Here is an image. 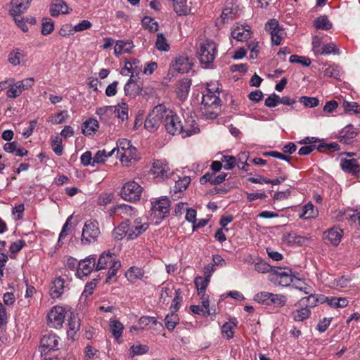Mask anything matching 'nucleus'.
Segmentation results:
<instances>
[{"label":"nucleus","instance_id":"nucleus-1","mask_svg":"<svg viewBox=\"0 0 360 360\" xmlns=\"http://www.w3.org/2000/svg\"><path fill=\"white\" fill-rule=\"evenodd\" d=\"M217 83L207 84L202 97L200 110L202 114L210 120L216 118L220 109V92Z\"/></svg>","mask_w":360,"mask_h":360},{"label":"nucleus","instance_id":"nucleus-2","mask_svg":"<svg viewBox=\"0 0 360 360\" xmlns=\"http://www.w3.org/2000/svg\"><path fill=\"white\" fill-rule=\"evenodd\" d=\"M164 125L167 131L172 135L182 134L184 137L190 136L198 134L200 129L196 123L191 124L190 127L182 125L179 117L172 110L167 108L165 110Z\"/></svg>","mask_w":360,"mask_h":360},{"label":"nucleus","instance_id":"nucleus-3","mask_svg":"<svg viewBox=\"0 0 360 360\" xmlns=\"http://www.w3.org/2000/svg\"><path fill=\"white\" fill-rule=\"evenodd\" d=\"M115 152L122 164L125 167H129L132 162L137 160L136 148L127 139H118L117 146L108 153V155H113Z\"/></svg>","mask_w":360,"mask_h":360},{"label":"nucleus","instance_id":"nucleus-4","mask_svg":"<svg viewBox=\"0 0 360 360\" xmlns=\"http://www.w3.org/2000/svg\"><path fill=\"white\" fill-rule=\"evenodd\" d=\"M197 55L203 68H212L214 67V61L217 55V44L210 39L200 42L198 48Z\"/></svg>","mask_w":360,"mask_h":360},{"label":"nucleus","instance_id":"nucleus-5","mask_svg":"<svg viewBox=\"0 0 360 360\" xmlns=\"http://www.w3.org/2000/svg\"><path fill=\"white\" fill-rule=\"evenodd\" d=\"M101 236L99 224L96 219H90L86 220L84 224L81 243L83 245H89L98 241Z\"/></svg>","mask_w":360,"mask_h":360},{"label":"nucleus","instance_id":"nucleus-6","mask_svg":"<svg viewBox=\"0 0 360 360\" xmlns=\"http://www.w3.org/2000/svg\"><path fill=\"white\" fill-rule=\"evenodd\" d=\"M96 265V271H97L102 269H110L108 274V278L109 279L116 274L117 270L121 266L120 261L116 260L114 258V254L109 251L108 252H104L99 256Z\"/></svg>","mask_w":360,"mask_h":360},{"label":"nucleus","instance_id":"nucleus-7","mask_svg":"<svg viewBox=\"0 0 360 360\" xmlns=\"http://www.w3.org/2000/svg\"><path fill=\"white\" fill-rule=\"evenodd\" d=\"M166 107L160 104L155 106L147 116L144 127L148 131L153 132L156 131L161 123L164 124Z\"/></svg>","mask_w":360,"mask_h":360},{"label":"nucleus","instance_id":"nucleus-8","mask_svg":"<svg viewBox=\"0 0 360 360\" xmlns=\"http://www.w3.org/2000/svg\"><path fill=\"white\" fill-rule=\"evenodd\" d=\"M143 192V188L135 181H129L122 187L121 197L129 202H136L140 200Z\"/></svg>","mask_w":360,"mask_h":360},{"label":"nucleus","instance_id":"nucleus-9","mask_svg":"<svg viewBox=\"0 0 360 360\" xmlns=\"http://www.w3.org/2000/svg\"><path fill=\"white\" fill-rule=\"evenodd\" d=\"M270 281L281 286H288L292 282V271L287 268H275L270 274Z\"/></svg>","mask_w":360,"mask_h":360},{"label":"nucleus","instance_id":"nucleus-10","mask_svg":"<svg viewBox=\"0 0 360 360\" xmlns=\"http://www.w3.org/2000/svg\"><path fill=\"white\" fill-rule=\"evenodd\" d=\"M126 221H127L129 229L128 240L136 238L148 229V224L143 218L138 217L132 221L126 220Z\"/></svg>","mask_w":360,"mask_h":360},{"label":"nucleus","instance_id":"nucleus-11","mask_svg":"<svg viewBox=\"0 0 360 360\" xmlns=\"http://www.w3.org/2000/svg\"><path fill=\"white\" fill-rule=\"evenodd\" d=\"M169 207V200L167 197L158 199L152 202L151 216L158 219H162L168 214Z\"/></svg>","mask_w":360,"mask_h":360},{"label":"nucleus","instance_id":"nucleus-12","mask_svg":"<svg viewBox=\"0 0 360 360\" xmlns=\"http://www.w3.org/2000/svg\"><path fill=\"white\" fill-rule=\"evenodd\" d=\"M265 30L271 34V41L274 45H279L284 37L285 32L279 26L278 20L271 19L265 25Z\"/></svg>","mask_w":360,"mask_h":360},{"label":"nucleus","instance_id":"nucleus-13","mask_svg":"<svg viewBox=\"0 0 360 360\" xmlns=\"http://www.w3.org/2000/svg\"><path fill=\"white\" fill-rule=\"evenodd\" d=\"M33 84L34 79L32 77L18 81L13 85L9 84V89L6 92V96L10 98H15L18 97L24 90L32 87Z\"/></svg>","mask_w":360,"mask_h":360},{"label":"nucleus","instance_id":"nucleus-14","mask_svg":"<svg viewBox=\"0 0 360 360\" xmlns=\"http://www.w3.org/2000/svg\"><path fill=\"white\" fill-rule=\"evenodd\" d=\"M59 337L54 333H49L41 339V353L46 355L51 351L58 349Z\"/></svg>","mask_w":360,"mask_h":360},{"label":"nucleus","instance_id":"nucleus-15","mask_svg":"<svg viewBox=\"0 0 360 360\" xmlns=\"http://www.w3.org/2000/svg\"><path fill=\"white\" fill-rule=\"evenodd\" d=\"M65 313V309L61 306L52 307L47 316L50 326L53 328L60 327L64 321Z\"/></svg>","mask_w":360,"mask_h":360},{"label":"nucleus","instance_id":"nucleus-16","mask_svg":"<svg viewBox=\"0 0 360 360\" xmlns=\"http://www.w3.org/2000/svg\"><path fill=\"white\" fill-rule=\"evenodd\" d=\"M96 257L90 255L85 259H81L78 264L77 276L79 278L86 276L90 274L92 271L96 269Z\"/></svg>","mask_w":360,"mask_h":360},{"label":"nucleus","instance_id":"nucleus-17","mask_svg":"<svg viewBox=\"0 0 360 360\" xmlns=\"http://www.w3.org/2000/svg\"><path fill=\"white\" fill-rule=\"evenodd\" d=\"M151 172L155 176V177H160L162 179L169 178V176L172 174L169 164L162 160H155L153 163Z\"/></svg>","mask_w":360,"mask_h":360},{"label":"nucleus","instance_id":"nucleus-18","mask_svg":"<svg viewBox=\"0 0 360 360\" xmlns=\"http://www.w3.org/2000/svg\"><path fill=\"white\" fill-rule=\"evenodd\" d=\"M308 295V297H302L299 301V304L301 306L307 307L308 309H310L319 304H323L326 302V296L323 295L314 294L312 292Z\"/></svg>","mask_w":360,"mask_h":360},{"label":"nucleus","instance_id":"nucleus-19","mask_svg":"<svg viewBox=\"0 0 360 360\" xmlns=\"http://www.w3.org/2000/svg\"><path fill=\"white\" fill-rule=\"evenodd\" d=\"M342 233L343 232L340 229L333 227L324 232L323 239L326 243H330L334 246H337L341 241Z\"/></svg>","mask_w":360,"mask_h":360},{"label":"nucleus","instance_id":"nucleus-20","mask_svg":"<svg viewBox=\"0 0 360 360\" xmlns=\"http://www.w3.org/2000/svg\"><path fill=\"white\" fill-rule=\"evenodd\" d=\"M124 91L126 96L135 97L141 94L143 87L141 84L134 80L133 75H131L124 85Z\"/></svg>","mask_w":360,"mask_h":360},{"label":"nucleus","instance_id":"nucleus-21","mask_svg":"<svg viewBox=\"0 0 360 360\" xmlns=\"http://www.w3.org/2000/svg\"><path fill=\"white\" fill-rule=\"evenodd\" d=\"M190 183L191 178L189 176H184L178 181H176L174 188L170 191L173 199L176 200L177 198H179Z\"/></svg>","mask_w":360,"mask_h":360},{"label":"nucleus","instance_id":"nucleus-22","mask_svg":"<svg viewBox=\"0 0 360 360\" xmlns=\"http://www.w3.org/2000/svg\"><path fill=\"white\" fill-rule=\"evenodd\" d=\"M32 0H11L10 13L13 17L20 15L25 13L30 6Z\"/></svg>","mask_w":360,"mask_h":360},{"label":"nucleus","instance_id":"nucleus-23","mask_svg":"<svg viewBox=\"0 0 360 360\" xmlns=\"http://www.w3.org/2000/svg\"><path fill=\"white\" fill-rule=\"evenodd\" d=\"M250 28L248 25H236L231 31V37L238 41L247 40L250 37Z\"/></svg>","mask_w":360,"mask_h":360},{"label":"nucleus","instance_id":"nucleus-24","mask_svg":"<svg viewBox=\"0 0 360 360\" xmlns=\"http://www.w3.org/2000/svg\"><path fill=\"white\" fill-rule=\"evenodd\" d=\"M173 8L177 15H187L191 13V2L188 0H172Z\"/></svg>","mask_w":360,"mask_h":360},{"label":"nucleus","instance_id":"nucleus-25","mask_svg":"<svg viewBox=\"0 0 360 360\" xmlns=\"http://www.w3.org/2000/svg\"><path fill=\"white\" fill-rule=\"evenodd\" d=\"M192 67V63L189 58L185 56L177 57L173 64V68L179 73H187Z\"/></svg>","mask_w":360,"mask_h":360},{"label":"nucleus","instance_id":"nucleus-26","mask_svg":"<svg viewBox=\"0 0 360 360\" xmlns=\"http://www.w3.org/2000/svg\"><path fill=\"white\" fill-rule=\"evenodd\" d=\"M69 7L63 0H53L50 6V14L57 17L60 14L69 13Z\"/></svg>","mask_w":360,"mask_h":360},{"label":"nucleus","instance_id":"nucleus-27","mask_svg":"<svg viewBox=\"0 0 360 360\" xmlns=\"http://www.w3.org/2000/svg\"><path fill=\"white\" fill-rule=\"evenodd\" d=\"M65 279L62 277L56 278L51 284L50 295L52 298H58L64 292Z\"/></svg>","mask_w":360,"mask_h":360},{"label":"nucleus","instance_id":"nucleus-28","mask_svg":"<svg viewBox=\"0 0 360 360\" xmlns=\"http://www.w3.org/2000/svg\"><path fill=\"white\" fill-rule=\"evenodd\" d=\"M142 70V66L140 65V61L134 60L132 62L128 61L125 63L124 67L122 69L121 73L123 75H127L131 73L134 77V75H138Z\"/></svg>","mask_w":360,"mask_h":360},{"label":"nucleus","instance_id":"nucleus-29","mask_svg":"<svg viewBox=\"0 0 360 360\" xmlns=\"http://www.w3.org/2000/svg\"><path fill=\"white\" fill-rule=\"evenodd\" d=\"M357 135L355 129L352 126L345 127L340 135V141L344 144L352 143Z\"/></svg>","mask_w":360,"mask_h":360},{"label":"nucleus","instance_id":"nucleus-30","mask_svg":"<svg viewBox=\"0 0 360 360\" xmlns=\"http://www.w3.org/2000/svg\"><path fill=\"white\" fill-rule=\"evenodd\" d=\"M8 61L14 66L18 65L27 61V54L20 49L13 50L8 55Z\"/></svg>","mask_w":360,"mask_h":360},{"label":"nucleus","instance_id":"nucleus-31","mask_svg":"<svg viewBox=\"0 0 360 360\" xmlns=\"http://www.w3.org/2000/svg\"><path fill=\"white\" fill-rule=\"evenodd\" d=\"M318 210L311 202H309L302 207V211L299 214V217L301 219L307 220L314 219L318 216Z\"/></svg>","mask_w":360,"mask_h":360},{"label":"nucleus","instance_id":"nucleus-32","mask_svg":"<svg viewBox=\"0 0 360 360\" xmlns=\"http://www.w3.org/2000/svg\"><path fill=\"white\" fill-rule=\"evenodd\" d=\"M134 47L132 41L131 40H119L116 41L114 47V53L119 56L125 53H129Z\"/></svg>","mask_w":360,"mask_h":360},{"label":"nucleus","instance_id":"nucleus-33","mask_svg":"<svg viewBox=\"0 0 360 360\" xmlns=\"http://www.w3.org/2000/svg\"><path fill=\"white\" fill-rule=\"evenodd\" d=\"M127 221H124L121 222L117 227H115L112 232V236L115 240H121L124 237L128 238Z\"/></svg>","mask_w":360,"mask_h":360},{"label":"nucleus","instance_id":"nucleus-34","mask_svg":"<svg viewBox=\"0 0 360 360\" xmlns=\"http://www.w3.org/2000/svg\"><path fill=\"white\" fill-rule=\"evenodd\" d=\"M98 122L94 118L86 120L82 124V132L85 135L94 134L98 129Z\"/></svg>","mask_w":360,"mask_h":360},{"label":"nucleus","instance_id":"nucleus-35","mask_svg":"<svg viewBox=\"0 0 360 360\" xmlns=\"http://www.w3.org/2000/svg\"><path fill=\"white\" fill-rule=\"evenodd\" d=\"M114 106H103L98 108L96 114L99 116L101 122H107L114 114Z\"/></svg>","mask_w":360,"mask_h":360},{"label":"nucleus","instance_id":"nucleus-36","mask_svg":"<svg viewBox=\"0 0 360 360\" xmlns=\"http://www.w3.org/2000/svg\"><path fill=\"white\" fill-rule=\"evenodd\" d=\"M143 275V270L136 266L130 267L125 274L126 278L131 283H135L139 279H141Z\"/></svg>","mask_w":360,"mask_h":360},{"label":"nucleus","instance_id":"nucleus-37","mask_svg":"<svg viewBox=\"0 0 360 360\" xmlns=\"http://www.w3.org/2000/svg\"><path fill=\"white\" fill-rule=\"evenodd\" d=\"M324 76L340 79L341 77L340 68L336 64H325L323 67Z\"/></svg>","mask_w":360,"mask_h":360},{"label":"nucleus","instance_id":"nucleus-38","mask_svg":"<svg viewBox=\"0 0 360 360\" xmlns=\"http://www.w3.org/2000/svg\"><path fill=\"white\" fill-rule=\"evenodd\" d=\"M325 303H327L330 307L338 309L346 307L348 305L349 302L345 297L326 296Z\"/></svg>","mask_w":360,"mask_h":360},{"label":"nucleus","instance_id":"nucleus-39","mask_svg":"<svg viewBox=\"0 0 360 360\" xmlns=\"http://www.w3.org/2000/svg\"><path fill=\"white\" fill-rule=\"evenodd\" d=\"M109 326L110 330L115 339L117 340L122 336L124 326L119 320L110 319Z\"/></svg>","mask_w":360,"mask_h":360},{"label":"nucleus","instance_id":"nucleus-40","mask_svg":"<svg viewBox=\"0 0 360 360\" xmlns=\"http://www.w3.org/2000/svg\"><path fill=\"white\" fill-rule=\"evenodd\" d=\"M341 168L346 172L352 173L356 174L359 165L354 159L351 160H341Z\"/></svg>","mask_w":360,"mask_h":360},{"label":"nucleus","instance_id":"nucleus-41","mask_svg":"<svg viewBox=\"0 0 360 360\" xmlns=\"http://www.w3.org/2000/svg\"><path fill=\"white\" fill-rule=\"evenodd\" d=\"M310 315L311 310L305 306H302L300 309H297L292 313V316L295 321H303L307 319Z\"/></svg>","mask_w":360,"mask_h":360},{"label":"nucleus","instance_id":"nucleus-42","mask_svg":"<svg viewBox=\"0 0 360 360\" xmlns=\"http://www.w3.org/2000/svg\"><path fill=\"white\" fill-rule=\"evenodd\" d=\"M191 86V82L190 79H186L180 82L178 86L177 94L181 100H184L189 92Z\"/></svg>","mask_w":360,"mask_h":360},{"label":"nucleus","instance_id":"nucleus-43","mask_svg":"<svg viewBox=\"0 0 360 360\" xmlns=\"http://www.w3.org/2000/svg\"><path fill=\"white\" fill-rule=\"evenodd\" d=\"M210 280L202 276H198L195 278V285L198 290L199 295L205 297L206 288L210 283Z\"/></svg>","mask_w":360,"mask_h":360},{"label":"nucleus","instance_id":"nucleus-44","mask_svg":"<svg viewBox=\"0 0 360 360\" xmlns=\"http://www.w3.org/2000/svg\"><path fill=\"white\" fill-rule=\"evenodd\" d=\"M283 240L290 245H301L305 242L306 238L301 236L295 232H290L283 236Z\"/></svg>","mask_w":360,"mask_h":360},{"label":"nucleus","instance_id":"nucleus-45","mask_svg":"<svg viewBox=\"0 0 360 360\" xmlns=\"http://www.w3.org/2000/svg\"><path fill=\"white\" fill-rule=\"evenodd\" d=\"M236 323L233 321L226 322L221 326V333L224 338L229 340L234 335V330L236 328Z\"/></svg>","mask_w":360,"mask_h":360},{"label":"nucleus","instance_id":"nucleus-46","mask_svg":"<svg viewBox=\"0 0 360 360\" xmlns=\"http://www.w3.org/2000/svg\"><path fill=\"white\" fill-rule=\"evenodd\" d=\"M79 328L80 321L79 318L75 315L71 316L68 321V335L69 336L74 335L76 333V332L79 330Z\"/></svg>","mask_w":360,"mask_h":360},{"label":"nucleus","instance_id":"nucleus-47","mask_svg":"<svg viewBox=\"0 0 360 360\" xmlns=\"http://www.w3.org/2000/svg\"><path fill=\"white\" fill-rule=\"evenodd\" d=\"M315 27L319 30H328L332 27V23L326 15L317 18L314 23Z\"/></svg>","mask_w":360,"mask_h":360},{"label":"nucleus","instance_id":"nucleus-48","mask_svg":"<svg viewBox=\"0 0 360 360\" xmlns=\"http://www.w3.org/2000/svg\"><path fill=\"white\" fill-rule=\"evenodd\" d=\"M114 114L122 121L128 118V105L127 103H122L117 106H114Z\"/></svg>","mask_w":360,"mask_h":360},{"label":"nucleus","instance_id":"nucleus-49","mask_svg":"<svg viewBox=\"0 0 360 360\" xmlns=\"http://www.w3.org/2000/svg\"><path fill=\"white\" fill-rule=\"evenodd\" d=\"M115 212L121 215L122 217H125L127 216H132L135 214L136 211L134 210V208L128 205L122 204L118 205L115 207Z\"/></svg>","mask_w":360,"mask_h":360},{"label":"nucleus","instance_id":"nucleus-50","mask_svg":"<svg viewBox=\"0 0 360 360\" xmlns=\"http://www.w3.org/2000/svg\"><path fill=\"white\" fill-rule=\"evenodd\" d=\"M287 297L284 295L272 293L270 298L269 305H274L276 307H283L285 305Z\"/></svg>","mask_w":360,"mask_h":360},{"label":"nucleus","instance_id":"nucleus-51","mask_svg":"<svg viewBox=\"0 0 360 360\" xmlns=\"http://www.w3.org/2000/svg\"><path fill=\"white\" fill-rule=\"evenodd\" d=\"M271 292L262 291L256 293L253 300L259 304L269 306V301L271 297Z\"/></svg>","mask_w":360,"mask_h":360},{"label":"nucleus","instance_id":"nucleus-52","mask_svg":"<svg viewBox=\"0 0 360 360\" xmlns=\"http://www.w3.org/2000/svg\"><path fill=\"white\" fill-rule=\"evenodd\" d=\"M143 27L147 29L150 32H155L158 31L159 25L158 23L152 18L145 16L142 20Z\"/></svg>","mask_w":360,"mask_h":360},{"label":"nucleus","instance_id":"nucleus-53","mask_svg":"<svg viewBox=\"0 0 360 360\" xmlns=\"http://www.w3.org/2000/svg\"><path fill=\"white\" fill-rule=\"evenodd\" d=\"M155 47L160 51H168L169 50V45L162 33L158 34L157 39L155 41Z\"/></svg>","mask_w":360,"mask_h":360},{"label":"nucleus","instance_id":"nucleus-54","mask_svg":"<svg viewBox=\"0 0 360 360\" xmlns=\"http://www.w3.org/2000/svg\"><path fill=\"white\" fill-rule=\"evenodd\" d=\"M166 328L169 330H173L179 323L178 315L175 312L167 314L165 319Z\"/></svg>","mask_w":360,"mask_h":360},{"label":"nucleus","instance_id":"nucleus-55","mask_svg":"<svg viewBox=\"0 0 360 360\" xmlns=\"http://www.w3.org/2000/svg\"><path fill=\"white\" fill-rule=\"evenodd\" d=\"M51 148L57 155H61L63 147L62 145V139L58 136H52L51 139Z\"/></svg>","mask_w":360,"mask_h":360},{"label":"nucleus","instance_id":"nucleus-56","mask_svg":"<svg viewBox=\"0 0 360 360\" xmlns=\"http://www.w3.org/2000/svg\"><path fill=\"white\" fill-rule=\"evenodd\" d=\"M330 53H333L335 55L340 54L339 49L338 48L337 45L333 42H330L323 45V47L321 48V51L320 53V54L321 55H328Z\"/></svg>","mask_w":360,"mask_h":360},{"label":"nucleus","instance_id":"nucleus-57","mask_svg":"<svg viewBox=\"0 0 360 360\" xmlns=\"http://www.w3.org/2000/svg\"><path fill=\"white\" fill-rule=\"evenodd\" d=\"M111 155H108L105 150H98L94 156H93V161L94 164V167L97 165L103 163L105 162L106 158L108 157H110Z\"/></svg>","mask_w":360,"mask_h":360},{"label":"nucleus","instance_id":"nucleus-58","mask_svg":"<svg viewBox=\"0 0 360 360\" xmlns=\"http://www.w3.org/2000/svg\"><path fill=\"white\" fill-rule=\"evenodd\" d=\"M236 165L240 169H243L247 171V167L248 165L247 164V160L248 159V153L246 152L241 153L238 155Z\"/></svg>","mask_w":360,"mask_h":360},{"label":"nucleus","instance_id":"nucleus-59","mask_svg":"<svg viewBox=\"0 0 360 360\" xmlns=\"http://www.w3.org/2000/svg\"><path fill=\"white\" fill-rule=\"evenodd\" d=\"M221 162H224L225 169L231 170L236 165L237 159L233 156L224 155L221 158Z\"/></svg>","mask_w":360,"mask_h":360},{"label":"nucleus","instance_id":"nucleus-60","mask_svg":"<svg viewBox=\"0 0 360 360\" xmlns=\"http://www.w3.org/2000/svg\"><path fill=\"white\" fill-rule=\"evenodd\" d=\"M54 25L53 21L50 18H45L42 22L41 34L47 35L51 33L53 30Z\"/></svg>","mask_w":360,"mask_h":360},{"label":"nucleus","instance_id":"nucleus-61","mask_svg":"<svg viewBox=\"0 0 360 360\" xmlns=\"http://www.w3.org/2000/svg\"><path fill=\"white\" fill-rule=\"evenodd\" d=\"M68 116L67 111H61L54 115L49 117V122L52 124H61L65 122L66 117Z\"/></svg>","mask_w":360,"mask_h":360},{"label":"nucleus","instance_id":"nucleus-62","mask_svg":"<svg viewBox=\"0 0 360 360\" xmlns=\"http://www.w3.org/2000/svg\"><path fill=\"white\" fill-rule=\"evenodd\" d=\"M300 102L304 105L309 108H314L319 105V101L315 97L302 96L300 98Z\"/></svg>","mask_w":360,"mask_h":360},{"label":"nucleus","instance_id":"nucleus-63","mask_svg":"<svg viewBox=\"0 0 360 360\" xmlns=\"http://www.w3.org/2000/svg\"><path fill=\"white\" fill-rule=\"evenodd\" d=\"M342 107L346 112L358 113L360 112L359 105L356 102L344 101Z\"/></svg>","mask_w":360,"mask_h":360},{"label":"nucleus","instance_id":"nucleus-64","mask_svg":"<svg viewBox=\"0 0 360 360\" xmlns=\"http://www.w3.org/2000/svg\"><path fill=\"white\" fill-rule=\"evenodd\" d=\"M99 352L96 348L91 345H87L85 347V358L86 360H94L98 357Z\"/></svg>","mask_w":360,"mask_h":360}]
</instances>
